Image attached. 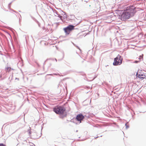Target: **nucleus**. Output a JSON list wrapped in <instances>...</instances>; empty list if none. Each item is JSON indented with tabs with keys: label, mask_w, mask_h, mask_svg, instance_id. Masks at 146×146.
<instances>
[{
	"label": "nucleus",
	"mask_w": 146,
	"mask_h": 146,
	"mask_svg": "<svg viewBox=\"0 0 146 146\" xmlns=\"http://www.w3.org/2000/svg\"><path fill=\"white\" fill-rule=\"evenodd\" d=\"M135 9V7L133 6H129L122 13L121 11L118 10L117 13L120 14L119 15L120 19L122 21H125L134 15L136 12Z\"/></svg>",
	"instance_id": "nucleus-1"
},
{
	"label": "nucleus",
	"mask_w": 146,
	"mask_h": 146,
	"mask_svg": "<svg viewBox=\"0 0 146 146\" xmlns=\"http://www.w3.org/2000/svg\"><path fill=\"white\" fill-rule=\"evenodd\" d=\"M53 111L56 114H62L65 111V109L62 106H56L53 108Z\"/></svg>",
	"instance_id": "nucleus-2"
},
{
	"label": "nucleus",
	"mask_w": 146,
	"mask_h": 146,
	"mask_svg": "<svg viewBox=\"0 0 146 146\" xmlns=\"http://www.w3.org/2000/svg\"><path fill=\"white\" fill-rule=\"evenodd\" d=\"M123 58L121 56L118 54L117 57L114 59L113 64L115 66L119 65L121 64L122 62Z\"/></svg>",
	"instance_id": "nucleus-3"
},
{
	"label": "nucleus",
	"mask_w": 146,
	"mask_h": 146,
	"mask_svg": "<svg viewBox=\"0 0 146 146\" xmlns=\"http://www.w3.org/2000/svg\"><path fill=\"white\" fill-rule=\"evenodd\" d=\"M74 26L70 25L64 28L63 30L66 35H68L71 31L74 29Z\"/></svg>",
	"instance_id": "nucleus-4"
},
{
	"label": "nucleus",
	"mask_w": 146,
	"mask_h": 146,
	"mask_svg": "<svg viewBox=\"0 0 146 146\" xmlns=\"http://www.w3.org/2000/svg\"><path fill=\"white\" fill-rule=\"evenodd\" d=\"M136 76L139 79L142 80L144 79H146V76L144 73L141 70H138L136 74Z\"/></svg>",
	"instance_id": "nucleus-5"
},
{
	"label": "nucleus",
	"mask_w": 146,
	"mask_h": 146,
	"mask_svg": "<svg viewBox=\"0 0 146 146\" xmlns=\"http://www.w3.org/2000/svg\"><path fill=\"white\" fill-rule=\"evenodd\" d=\"M84 118V116L82 114H79L77 115L76 119L80 123L81 122V121Z\"/></svg>",
	"instance_id": "nucleus-6"
},
{
	"label": "nucleus",
	"mask_w": 146,
	"mask_h": 146,
	"mask_svg": "<svg viewBox=\"0 0 146 146\" xmlns=\"http://www.w3.org/2000/svg\"><path fill=\"white\" fill-rule=\"evenodd\" d=\"M6 71L9 72L11 70V68L10 67H7L6 68Z\"/></svg>",
	"instance_id": "nucleus-7"
},
{
	"label": "nucleus",
	"mask_w": 146,
	"mask_h": 146,
	"mask_svg": "<svg viewBox=\"0 0 146 146\" xmlns=\"http://www.w3.org/2000/svg\"><path fill=\"white\" fill-rule=\"evenodd\" d=\"M0 146H6L5 144L3 143H0Z\"/></svg>",
	"instance_id": "nucleus-8"
},
{
	"label": "nucleus",
	"mask_w": 146,
	"mask_h": 146,
	"mask_svg": "<svg viewBox=\"0 0 146 146\" xmlns=\"http://www.w3.org/2000/svg\"><path fill=\"white\" fill-rule=\"evenodd\" d=\"M141 58H143V57H142V56H139V61H140V60L141 59Z\"/></svg>",
	"instance_id": "nucleus-9"
},
{
	"label": "nucleus",
	"mask_w": 146,
	"mask_h": 146,
	"mask_svg": "<svg viewBox=\"0 0 146 146\" xmlns=\"http://www.w3.org/2000/svg\"><path fill=\"white\" fill-rule=\"evenodd\" d=\"M138 62V61H135V62L136 63H137Z\"/></svg>",
	"instance_id": "nucleus-10"
},
{
	"label": "nucleus",
	"mask_w": 146,
	"mask_h": 146,
	"mask_svg": "<svg viewBox=\"0 0 146 146\" xmlns=\"http://www.w3.org/2000/svg\"><path fill=\"white\" fill-rule=\"evenodd\" d=\"M125 125H127V123L125 124Z\"/></svg>",
	"instance_id": "nucleus-11"
},
{
	"label": "nucleus",
	"mask_w": 146,
	"mask_h": 146,
	"mask_svg": "<svg viewBox=\"0 0 146 146\" xmlns=\"http://www.w3.org/2000/svg\"><path fill=\"white\" fill-rule=\"evenodd\" d=\"M126 127H127V125H126Z\"/></svg>",
	"instance_id": "nucleus-12"
},
{
	"label": "nucleus",
	"mask_w": 146,
	"mask_h": 146,
	"mask_svg": "<svg viewBox=\"0 0 146 146\" xmlns=\"http://www.w3.org/2000/svg\"><path fill=\"white\" fill-rule=\"evenodd\" d=\"M98 11V10H96V11Z\"/></svg>",
	"instance_id": "nucleus-13"
},
{
	"label": "nucleus",
	"mask_w": 146,
	"mask_h": 146,
	"mask_svg": "<svg viewBox=\"0 0 146 146\" xmlns=\"http://www.w3.org/2000/svg\"><path fill=\"white\" fill-rule=\"evenodd\" d=\"M90 6H91V5H89V6H90Z\"/></svg>",
	"instance_id": "nucleus-14"
}]
</instances>
